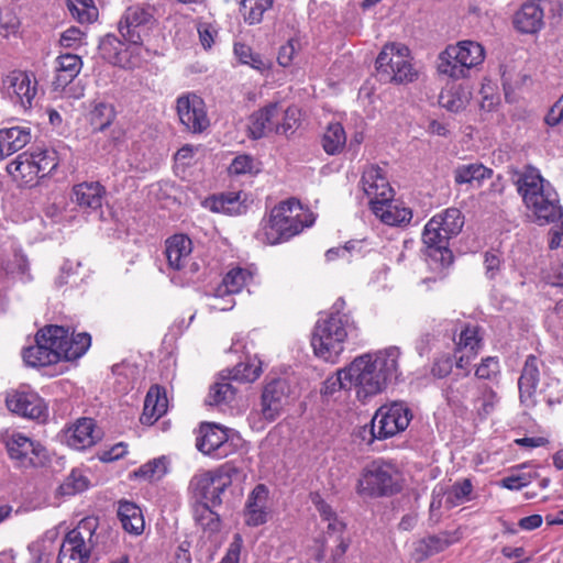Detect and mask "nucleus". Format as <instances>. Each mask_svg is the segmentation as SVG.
<instances>
[{
  "label": "nucleus",
  "mask_w": 563,
  "mask_h": 563,
  "mask_svg": "<svg viewBox=\"0 0 563 563\" xmlns=\"http://www.w3.org/2000/svg\"><path fill=\"white\" fill-rule=\"evenodd\" d=\"M400 356L401 351L397 346L364 353L329 377L325 380V390L334 393L353 388L356 398L365 404L401 377Z\"/></svg>",
  "instance_id": "f257e3e1"
},
{
  "label": "nucleus",
  "mask_w": 563,
  "mask_h": 563,
  "mask_svg": "<svg viewBox=\"0 0 563 563\" xmlns=\"http://www.w3.org/2000/svg\"><path fill=\"white\" fill-rule=\"evenodd\" d=\"M91 344L88 333H69L59 325H49L37 332L35 344L23 350L22 357L27 366L44 367L60 360L74 361L81 357Z\"/></svg>",
  "instance_id": "f03ea898"
},
{
  "label": "nucleus",
  "mask_w": 563,
  "mask_h": 563,
  "mask_svg": "<svg viewBox=\"0 0 563 563\" xmlns=\"http://www.w3.org/2000/svg\"><path fill=\"white\" fill-rule=\"evenodd\" d=\"M358 336V328L351 314H324L314 324L311 346L317 357L336 363L345 345Z\"/></svg>",
  "instance_id": "7ed1b4c3"
},
{
  "label": "nucleus",
  "mask_w": 563,
  "mask_h": 563,
  "mask_svg": "<svg viewBox=\"0 0 563 563\" xmlns=\"http://www.w3.org/2000/svg\"><path fill=\"white\" fill-rule=\"evenodd\" d=\"M314 216L291 198L275 206L267 219L262 221L256 233L257 240L274 245L288 241L305 228L314 223Z\"/></svg>",
  "instance_id": "20e7f679"
},
{
  "label": "nucleus",
  "mask_w": 563,
  "mask_h": 563,
  "mask_svg": "<svg viewBox=\"0 0 563 563\" xmlns=\"http://www.w3.org/2000/svg\"><path fill=\"white\" fill-rule=\"evenodd\" d=\"M516 185L526 207L533 213L539 224L554 223L562 217L563 210L558 192L537 168L527 167L518 175Z\"/></svg>",
  "instance_id": "39448f33"
},
{
  "label": "nucleus",
  "mask_w": 563,
  "mask_h": 563,
  "mask_svg": "<svg viewBox=\"0 0 563 563\" xmlns=\"http://www.w3.org/2000/svg\"><path fill=\"white\" fill-rule=\"evenodd\" d=\"M463 225L464 217L457 208H448L433 216L424 225L422 233L428 256L442 267L451 265L453 254L449 242L461 232Z\"/></svg>",
  "instance_id": "423d86ee"
},
{
  "label": "nucleus",
  "mask_w": 563,
  "mask_h": 563,
  "mask_svg": "<svg viewBox=\"0 0 563 563\" xmlns=\"http://www.w3.org/2000/svg\"><path fill=\"white\" fill-rule=\"evenodd\" d=\"M322 522L325 523L323 533L316 539V559L323 561L328 553L335 561L343 556L350 547V538L346 532V525L334 510L319 495L312 497Z\"/></svg>",
  "instance_id": "0eeeda50"
},
{
  "label": "nucleus",
  "mask_w": 563,
  "mask_h": 563,
  "mask_svg": "<svg viewBox=\"0 0 563 563\" xmlns=\"http://www.w3.org/2000/svg\"><path fill=\"white\" fill-rule=\"evenodd\" d=\"M485 59L484 47L471 40L460 41L449 45L438 57V70L452 79H463L470 76L473 68Z\"/></svg>",
  "instance_id": "6e6552de"
},
{
  "label": "nucleus",
  "mask_w": 563,
  "mask_h": 563,
  "mask_svg": "<svg viewBox=\"0 0 563 563\" xmlns=\"http://www.w3.org/2000/svg\"><path fill=\"white\" fill-rule=\"evenodd\" d=\"M58 166L57 155L52 150L23 152L8 164L7 170L21 186H32L55 170Z\"/></svg>",
  "instance_id": "1a4fd4ad"
},
{
  "label": "nucleus",
  "mask_w": 563,
  "mask_h": 563,
  "mask_svg": "<svg viewBox=\"0 0 563 563\" xmlns=\"http://www.w3.org/2000/svg\"><path fill=\"white\" fill-rule=\"evenodd\" d=\"M401 488L400 474L396 466L383 460L369 463L362 472L357 493L363 496H388Z\"/></svg>",
  "instance_id": "9d476101"
},
{
  "label": "nucleus",
  "mask_w": 563,
  "mask_h": 563,
  "mask_svg": "<svg viewBox=\"0 0 563 563\" xmlns=\"http://www.w3.org/2000/svg\"><path fill=\"white\" fill-rule=\"evenodd\" d=\"M376 69L380 81L405 84L417 77L409 49L404 44H386L376 58Z\"/></svg>",
  "instance_id": "9b49d317"
},
{
  "label": "nucleus",
  "mask_w": 563,
  "mask_h": 563,
  "mask_svg": "<svg viewBox=\"0 0 563 563\" xmlns=\"http://www.w3.org/2000/svg\"><path fill=\"white\" fill-rule=\"evenodd\" d=\"M98 528L96 517H86L70 530L59 549L57 563H84L96 545L95 532Z\"/></svg>",
  "instance_id": "f8f14e48"
},
{
  "label": "nucleus",
  "mask_w": 563,
  "mask_h": 563,
  "mask_svg": "<svg viewBox=\"0 0 563 563\" xmlns=\"http://www.w3.org/2000/svg\"><path fill=\"white\" fill-rule=\"evenodd\" d=\"M411 419L412 412L402 401L382 406L368 426L371 440H384L405 431Z\"/></svg>",
  "instance_id": "ddd939ff"
},
{
  "label": "nucleus",
  "mask_w": 563,
  "mask_h": 563,
  "mask_svg": "<svg viewBox=\"0 0 563 563\" xmlns=\"http://www.w3.org/2000/svg\"><path fill=\"white\" fill-rule=\"evenodd\" d=\"M156 8L148 3H135L128 7L119 21V32L124 40L132 44L143 43L148 31L157 20Z\"/></svg>",
  "instance_id": "4468645a"
},
{
  "label": "nucleus",
  "mask_w": 563,
  "mask_h": 563,
  "mask_svg": "<svg viewBox=\"0 0 563 563\" xmlns=\"http://www.w3.org/2000/svg\"><path fill=\"white\" fill-rule=\"evenodd\" d=\"M233 473H236V468L230 464L213 471H206L195 475L190 486L196 496L200 498V503L218 506L222 501V494L232 483Z\"/></svg>",
  "instance_id": "2eb2a0df"
},
{
  "label": "nucleus",
  "mask_w": 563,
  "mask_h": 563,
  "mask_svg": "<svg viewBox=\"0 0 563 563\" xmlns=\"http://www.w3.org/2000/svg\"><path fill=\"white\" fill-rule=\"evenodd\" d=\"M5 405L11 412L40 423L48 418L47 404L29 386L10 390L5 397Z\"/></svg>",
  "instance_id": "dca6fc26"
},
{
  "label": "nucleus",
  "mask_w": 563,
  "mask_h": 563,
  "mask_svg": "<svg viewBox=\"0 0 563 563\" xmlns=\"http://www.w3.org/2000/svg\"><path fill=\"white\" fill-rule=\"evenodd\" d=\"M197 449L214 459H224L235 450L229 430L217 423H202L196 440Z\"/></svg>",
  "instance_id": "f3484780"
},
{
  "label": "nucleus",
  "mask_w": 563,
  "mask_h": 563,
  "mask_svg": "<svg viewBox=\"0 0 563 563\" xmlns=\"http://www.w3.org/2000/svg\"><path fill=\"white\" fill-rule=\"evenodd\" d=\"M4 93L23 109H30L37 93V81L33 74L12 70L2 78Z\"/></svg>",
  "instance_id": "a211bd4d"
},
{
  "label": "nucleus",
  "mask_w": 563,
  "mask_h": 563,
  "mask_svg": "<svg viewBox=\"0 0 563 563\" xmlns=\"http://www.w3.org/2000/svg\"><path fill=\"white\" fill-rule=\"evenodd\" d=\"M177 114L180 123L192 133L203 132L210 124L206 104L196 93H186L177 98Z\"/></svg>",
  "instance_id": "6ab92c4d"
},
{
  "label": "nucleus",
  "mask_w": 563,
  "mask_h": 563,
  "mask_svg": "<svg viewBox=\"0 0 563 563\" xmlns=\"http://www.w3.org/2000/svg\"><path fill=\"white\" fill-rule=\"evenodd\" d=\"M5 446L9 456L24 467L42 464L46 459L45 448L20 432L10 434Z\"/></svg>",
  "instance_id": "aec40b11"
},
{
  "label": "nucleus",
  "mask_w": 563,
  "mask_h": 563,
  "mask_svg": "<svg viewBox=\"0 0 563 563\" xmlns=\"http://www.w3.org/2000/svg\"><path fill=\"white\" fill-rule=\"evenodd\" d=\"M361 185L371 208L375 202H386L394 197L393 188L378 166H369L363 172Z\"/></svg>",
  "instance_id": "412c9836"
},
{
  "label": "nucleus",
  "mask_w": 563,
  "mask_h": 563,
  "mask_svg": "<svg viewBox=\"0 0 563 563\" xmlns=\"http://www.w3.org/2000/svg\"><path fill=\"white\" fill-rule=\"evenodd\" d=\"M288 395V385L284 379L267 383L261 396V415L267 421H274L280 415Z\"/></svg>",
  "instance_id": "4be33fe9"
},
{
  "label": "nucleus",
  "mask_w": 563,
  "mask_h": 563,
  "mask_svg": "<svg viewBox=\"0 0 563 563\" xmlns=\"http://www.w3.org/2000/svg\"><path fill=\"white\" fill-rule=\"evenodd\" d=\"M541 361L534 356L529 355L523 364L521 375L518 379L520 401L527 408L537 405V388L540 382V365Z\"/></svg>",
  "instance_id": "5701e85b"
},
{
  "label": "nucleus",
  "mask_w": 563,
  "mask_h": 563,
  "mask_svg": "<svg viewBox=\"0 0 563 563\" xmlns=\"http://www.w3.org/2000/svg\"><path fill=\"white\" fill-rule=\"evenodd\" d=\"M268 489L264 484L256 485L250 493L245 509L244 521L250 527H257L267 521Z\"/></svg>",
  "instance_id": "b1692460"
},
{
  "label": "nucleus",
  "mask_w": 563,
  "mask_h": 563,
  "mask_svg": "<svg viewBox=\"0 0 563 563\" xmlns=\"http://www.w3.org/2000/svg\"><path fill=\"white\" fill-rule=\"evenodd\" d=\"M192 242L185 234H175L165 242V256L169 268L183 271L191 260Z\"/></svg>",
  "instance_id": "393cba45"
},
{
  "label": "nucleus",
  "mask_w": 563,
  "mask_h": 563,
  "mask_svg": "<svg viewBox=\"0 0 563 563\" xmlns=\"http://www.w3.org/2000/svg\"><path fill=\"white\" fill-rule=\"evenodd\" d=\"M66 442L75 450H85L92 446L99 439V432L96 431L95 422L91 418L78 419L66 431Z\"/></svg>",
  "instance_id": "a878e982"
},
{
  "label": "nucleus",
  "mask_w": 563,
  "mask_h": 563,
  "mask_svg": "<svg viewBox=\"0 0 563 563\" xmlns=\"http://www.w3.org/2000/svg\"><path fill=\"white\" fill-rule=\"evenodd\" d=\"M539 1H528L515 13L514 25L519 32L533 34L543 26L544 11Z\"/></svg>",
  "instance_id": "bb28decb"
},
{
  "label": "nucleus",
  "mask_w": 563,
  "mask_h": 563,
  "mask_svg": "<svg viewBox=\"0 0 563 563\" xmlns=\"http://www.w3.org/2000/svg\"><path fill=\"white\" fill-rule=\"evenodd\" d=\"M282 109L278 102L269 103L266 107L251 114L249 120V132L252 139H261L268 132H275L277 117Z\"/></svg>",
  "instance_id": "cd10ccee"
},
{
  "label": "nucleus",
  "mask_w": 563,
  "mask_h": 563,
  "mask_svg": "<svg viewBox=\"0 0 563 563\" xmlns=\"http://www.w3.org/2000/svg\"><path fill=\"white\" fill-rule=\"evenodd\" d=\"M479 328L477 325H466L459 338L456 343V366L459 368H466L471 357L475 356L482 347V338L478 334Z\"/></svg>",
  "instance_id": "c85d7f7f"
},
{
  "label": "nucleus",
  "mask_w": 563,
  "mask_h": 563,
  "mask_svg": "<svg viewBox=\"0 0 563 563\" xmlns=\"http://www.w3.org/2000/svg\"><path fill=\"white\" fill-rule=\"evenodd\" d=\"M228 379L229 376L222 377L210 387L206 399L209 406L219 407L221 410H232L239 406L238 389Z\"/></svg>",
  "instance_id": "c756f323"
},
{
  "label": "nucleus",
  "mask_w": 563,
  "mask_h": 563,
  "mask_svg": "<svg viewBox=\"0 0 563 563\" xmlns=\"http://www.w3.org/2000/svg\"><path fill=\"white\" fill-rule=\"evenodd\" d=\"M32 140L27 126H12L0 130V158L8 157L25 147Z\"/></svg>",
  "instance_id": "7c9ffc66"
},
{
  "label": "nucleus",
  "mask_w": 563,
  "mask_h": 563,
  "mask_svg": "<svg viewBox=\"0 0 563 563\" xmlns=\"http://www.w3.org/2000/svg\"><path fill=\"white\" fill-rule=\"evenodd\" d=\"M168 400L164 388L155 385L152 386L144 400L143 413L140 418L143 424H153L164 413H166Z\"/></svg>",
  "instance_id": "2f4dec72"
},
{
  "label": "nucleus",
  "mask_w": 563,
  "mask_h": 563,
  "mask_svg": "<svg viewBox=\"0 0 563 563\" xmlns=\"http://www.w3.org/2000/svg\"><path fill=\"white\" fill-rule=\"evenodd\" d=\"M56 76L53 85L56 89H64L69 85L80 73L82 62L78 55L62 54L55 59Z\"/></svg>",
  "instance_id": "473e14b6"
},
{
  "label": "nucleus",
  "mask_w": 563,
  "mask_h": 563,
  "mask_svg": "<svg viewBox=\"0 0 563 563\" xmlns=\"http://www.w3.org/2000/svg\"><path fill=\"white\" fill-rule=\"evenodd\" d=\"M103 196L104 188L99 183H81L73 189V200L82 209H99Z\"/></svg>",
  "instance_id": "72a5a7b5"
},
{
  "label": "nucleus",
  "mask_w": 563,
  "mask_h": 563,
  "mask_svg": "<svg viewBox=\"0 0 563 563\" xmlns=\"http://www.w3.org/2000/svg\"><path fill=\"white\" fill-rule=\"evenodd\" d=\"M118 517L124 531L140 536L144 531L143 514L134 503L122 500L119 503Z\"/></svg>",
  "instance_id": "f704fd0d"
},
{
  "label": "nucleus",
  "mask_w": 563,
  "mask_h": 563,
  "mask_svg": "<svg viewBox=\"0 0 563 563\" xmlns=\"http://www.w3.org/2000/svg\"><path fill=\"white\" fill-rule=\"evenodd\" d=\"M371 210L382 222L388 225H400L409 222L412 218L410 209L394 205L393 199L386 202H375Z\"/></svg>",
  "instance_id": "c9c22d12"
},
{
  "label": "nucleus",
  "mask_w": 563,
  "mask_h": 563,
  "mask_svg": "<svg viewBox=\"0 0 563 563\" xmlns=\"http://www.w3.org/2000/svg\"><path fill=\"white\" fill-rule=\"evenodd\" d=\"M493 176V169L481 163L462 164L453 170V177L456 185H478Z\"/></svg>",
  "instance_id": "e433bc0d"
},
{
  "label": "nucleus",
  "mask_w": 563,
  "mask_h": 563,
  "mask_svg": "<svg viewBox=\"0 0 563 563\" xmlns=\"http://www.w3.org/2000/svg\"><path fill=\"white\" fill-rule=\"evenodd\" d=\"M275 0H241L240 10L245 23L255 25L263 21L265 12L273 8Z\"/></svg>",
  "instance_id": "4c0bfd02"
},
{
  "label": "nucleus",
  "mask_w": 563,
  "mask_h": 563,
  "mask_svg": "<svg viewBox=\"0 0 563 563\" xmlns=\"http://www.w3.org/2000/svg\"><path fill=\"white\" fill-rule=\"evenodd\" d=\"M346 144V134L341 123L334 122L327 126L322 136V146L327 154L340 153Z\"/></svg>",
  "instance_id": "58836bf2"
},
{
  "label": "nucleus",
  "mask_w": 563,
  "mask_h": 563,
  "mask_svg": "<svg viewBox=\"0 0 563 563\" xmlns=\"http://www.w3.org/2000/svg\"><path fill=\"white\" fill-rule=\"evenodd\" d=\"M252 279V274L247 269L235 267L227 273L222 285L218 287L219 295L228 294L229 296L238 294Z\"/></svg>",
  "instance_id": "ea45409f"
},
{
  "label": "nucleus",
  "mask_w": 563,
  "mask_h": 563,
  "mask_svg": "<svg viewBox=\"0 0 563 563\" xmlns=\"http://www.w3.org/2000/svg\"><path fill=\"white\" fill-rule=\"evenodd\" d=\"M262 373L261 361L256 357L247 358L229 371V380L239 383H252L256 380Z\"/></svg>",
  "instance_id": "a19ab883"
},
{
  "label": "nucleus",
  "mask_w": 563,
  "mask_h": 563,
  "mask_svg": "<svg viewBox=\"0 0 563 563\" xmlns=\"http://www.w3.org/2000/svg\"><path fill=\"white\" fill-rule=\"evenodd\" d=\"M234 54L241 64L247 65L260 73L271 68V62L263 58L258 53L253 52L246 44L235 43Z\"/></svg>",
  "instance_id": "79ce46f5"
},
{
  "label": "nucleus",
  "mask_w": 563,
  "mask_h": 563,
  "mask_svg": "<svg viewBox=\"0 0 563 563\" xmlns=\"http://www.w3.org/2000/svg\"><path fill=\"white\" fill-rule=\"evenodd\" d=\"M115 118V111L112 104L106 102H96L89 112V122L93 131H103Z\"/></svg>",
  "instance_id": "37998d69"
},
{
  "label": "nucleus",
  "mask_w": 563,
  "mask_h": 563,
  "mask_svg": "<svg viewBox=\"0 0 563 563\" xmlns=\"http://www.w3.org/2000/svg\"><path fill=\"white\" fill-rule=\"evenodd\" d=\"M473 492L472 482L468 478L454 483L449 490L444 493V505L448 509L464 504L471 499Z\"/></svg>",
  "instance_id": "c03bdc74"
},
{
  "label": "nucleus",
  "mask_w": 563,
  "mask_h": 563,
  "mask_svg": "<svg viewBox=\"0 0 563 563\" xmlns=\"http://www.w3.org/2000/svg\"><path fill=\"white\" fill-rule=\"evenodd\" d=\"M67 8L78 22L91 23L98 16V9L92 0H67Z\"/></svg>",
  "instance_id": "a18cd8bd"
},
{
  "label": "nucleus",
  "mask_w": 563,
  "mask_h": 563,
  "mask_svg": "<svg viewBox=\"0 0 563 563\" xmlns=\"http://www.w3.org/2000/svg\"><path fill=\"white\" fill-rule=\"evenodd\" d=\"M475 390V383L473 380H459L453 379L450 385L444 389V395L450 404L460 406L466 400Z\"/></svg>",
  "instance_id": "49530a36"
},
{
  "label": "nucleus",
  "mask_w": 563,
  "mask_h": 563,
  "mask_svg": "<svg viewBox=\"0 0 563 563\" xmlns=\"http://www.w3.org/2000/svg\"><path fill=\"white\" fill-rule=\"evenodd\" d=\"M439 102L449 111L459 112L468 103V96L461 87H451L440 93Z\"/></svg>",
  "instance_id": "de8ad7c7"
},
{
  "label": "nucleus",
  "mask_w": 563,
  "mask_h": 563,
  "mask_svg": "<svg viewBox=\"0 0 563 563\" xmlns=\"http://www.w3.org/2000/svg\"><path fill=\"white\" fill-rule=\"evenodd\" d=\"M212 505L199 503L195 507V519L205 530L216 531L219 528V516L212 510Z\"/></svg>",
  "instance_id": "09e8293b"
},
{
  "label": "nucleus",
  "mask_w": 563,
  "mask_h": 563,
  "mask_svg": "<svg viewBox=\"0 0 563 563\" xmlns=\"http://www.w3.org/2000/svg\"><path fill=\"white\" fill-rule=\"evenodd\" d=\"M122 47V42L112 34L106 35L99 44V51L102 58L112 64L121 63L120 53Z\"/></svg>",
  "instance_id": "8fccbe9b"
},
{
  "label": "nucleus",
  "mask_w": 563,
  "mask_h": 563,
  "mask_svg": "<svg viewBox=\"0 0 563 563\" xmlns=\"http://www.w3.org/2000/svg\"><path fill=\"white\" fill-rule=\"evenodd\" d=\"M239 195L234 192L214 197L210 201V209L213 212H222L228 214H236L240 212L241 205Z\"/></svg>",
  "instance_id": "3c124183"
},
{
  "label": "nucleus",
  "mask_w": 563,
  "mask_h": 563,
  "mask_svg": "<svg viewBox=\"0 0 563 563\" xmlns=\"http://www.w3.org/2000/svg\"><path fill=\"white\" fill-rule=\"evenodd\" d=\"M538 472H522L520 470L512 472L500 481V486L510 490H519L528 486L533 479L538 478Z\"/></svg>",
  "instance_id": "603ef678"
},
{
  "label": "nucleus",
  "mask_w": 563,
  "mask_h": 563,
  "mask_svg": "<svg viewBox=\"0 0 563 563\" xmlns=\"http://www.w3.org/2000/svg\"><path fill=\"white\" fill-rule=\"evenodd\" d=\"M89 481L81 471L74 470L60 485L62 494L75 495L88 488Z\"/></svg>",
  "instance_id": "864d4df0"
},
{
  "label": "nucleus",
  "mask_w": 563,
  "mask_h": 563,
  "mask_svg": "<svg viewBox=\"0 0 563 563\" xmlns=\"http://www.w3.org/2000/svg\"><path fill=\"white\" fill-rule=\"evenodd\" d=\"M165 472L166 464L164 460L154 459L142 465L137 471L134 472V475L146 481H156L159 479L165 474Z\"/></svg>",
  "instance_id": "5fc2aeb1"
},
{
  "label": "nucleus",
  "mask_w": 563,
  "mask_h": 563,
  "mask_svg": "<svg viewBox=\"0 0 563 563\" xmlns=\"http://www.w3.org/2000/svg\"><path fill=\"white\" fill-rule=\"evenodd\" d=\"M300 121V110L297 107H288L284 111L283 122L278 123L275 128L277 134H289L295 131Z\"/></svg>",
  "instance_id": "6e6d98bb"
},
{
  "label": "nucleus",
  "mask_w": 563,
  "mask_h": 563,
  "mask_svg": "<svg viewBox=\"0 0 563 563\" xmlns=\"http://www.w3.org/2000/svg\"><path fill=\"white\" fill-rule=\"evenodd\" d=\"M229 172L232 175H245V174H254L258 172L255 159L250 155H239L236 156L230 167Z\"/></svg>",
  "instance_id": "4d7b16f0"
},
{
  "label": "nucleus",
  "mask_w": 563,
  "mask_h": 563,
  "mask_svg": "<svg viewBox=\"0 0 563 563\" xmlns=\"http://www.w3.org/2000/svg\"><path fill=\"white\" fill-rule=\"evenodd\" d=\"M85 36L86 33L82 30L71 26L62 33L59 44L65 48L76 49L85 44Z\"/></svg>",
  "instance_id": "13d9d810"
},
{
  "label": "nucleus",
  "mask_w": 563,
  "mask_h": 563,
  "mask_svg": "<svg viewBox=\"0 0 563 563\" xmlns=\"http://www.w3.org/2000/svg\"><path fill=\"white\" fill-rule=\"evenodd\" d=\"M500 373L499 362L497 357L488 356L482 361L475 371V375L479 379L493 380Z\"/></svg>",
  "instance_id": "bf43d9fd"
},
{
  "label": "nucleus",
  "mask_w": 563,
  "mask_h": 563,
  "mask_svg": "<svg viewBox=\"0 0 563 563\" xmlns=\"http://www.w3.org/2000/svg\"><path fill=\"white\" fill-rule=\"evenodd\" d=\"M478 401L481 402L477 408L478 413L482 416H488L498 402V396L493 389L485 388L482 393V397L478 398Z\"/></svg>",
  "instance_id": "052dcab7"
},
{
  "label": "nucleus",
  "mask_w": 563,
  "mask_h": 563,
  "mask_svg": "<svg viewBox=\"0 0 563 563\" xmlns=\"http://www.w3.org/2000/svg\"><path fill=\"white\" fill-rule=\"evenodd\" d=\"M242 544V537L240 534H235L220 563H239Z\"/></svg>",
  "instance_id": "680f3d73"
},
{
  "label": "nucleus",
  "mask_w": 563,
  "mask_h": 563,
  "mask_svg": "<svg viewBox=\"0 0 563 563\" xmlns=\"http://www.w3.org/2000/svg\"><path fill=\"white\" fill-rule=\"evenodd\" d=\"M126 445L123 442H120L112 445L110 449L102 450L99 453V459L102 462H113L123 457L126 454Z\"/></svg>",
  "instance_id": "e2e57ef3"
},
{
  "label": "nucleus",
  "mask_w": 563,
  "mask_h": 563,
  "mask_svg": "<svg viewBox=\"0 0 563 563\" xmlns=\"http://www.w3.org/2000/svg\"><path fill=\"white\" fill-rule=\"evenodd\" d=\"M500 264H501V261H500V257L498 254H496L494 252L485 253L484 265H485V269H486V276L488 278H490V279L495 278V276L497 275V273L500 269Z\"/></svg>",
  "instance_id": "0e129e2a"
},
{
  "label": "nucleus",
  "mask_w": 563,
  "mask_h": 563,
  "mask_svg": "<svg viewBox=\"0 0 563 563\" xmlns=\"http://www.w3.org/2000/svg\"><path fill=\"white\" fill-rule=\"evenodd\" d=\"M563 122V96L554 103L545 115V123L550 126H555Z\"/></svg>",
  "instance_id": "69168bd1"
},
{
  "label": "nucleus",
  "mask_w": 563,
  "mask_h": 563,
  "mask_svg": "<svg viewBox=\"0 0 563 563\" xmlns=\"http://www.w3.org/2000/svg\"><path fill=\"white\" fill-rule=\"evenodd\" d=\"M555 222L559 224L550 230L551 238L549 241V246L552 250L563 246V213L562 217L558 218Z\"/></svg>",
  "instance_id": "338daca9"
},
{
  "label": "nucleus",
  "mask_w": 563,
  "mask_h": 563,
  "mask_svg": "<svg viewBox=\"0 0 563 563\" xmlns=\"http://www.w3.org/2000/svg\"><path fill=\"white\" fill-rule=\"evenodd\" d=\"M296 48L291 41L279 48L277 62L280 66L287 67L291 64Z\"/></svg>",
  "instance_id": "774afa93"
}]
</instances>
